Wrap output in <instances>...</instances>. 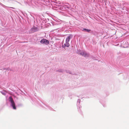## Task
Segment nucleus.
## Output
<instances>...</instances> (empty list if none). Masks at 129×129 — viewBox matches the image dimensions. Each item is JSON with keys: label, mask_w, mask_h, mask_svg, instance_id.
Returning <instances> with one entry per match:
<instances>
[{"label": "nucleus", "mask_w": 129, "mask_h": 129, "mask_svg": "<svg viewBox=\"0 0 129 129\" xmlns=\"http://www.w3.org/2000/svg\"><path fill=\"white\" fill-rule=\"evenodd\" d=\"M9 101L11 103V106H12L13 108L14 109H16V107L15 106V103L14 101L11 96L9 97Z\"/></svg>", "instance_id": "2"}, {"label": "nucleus", "mask_w": 129, "mask_h": 129, "mask_svg": "<svg viewBox=\"0 0 129 129\" xmlns=\"http://www.w3.org/2000/svg\"><path fill=\"white\" fill-rule=\"evenodd\" d=\"M40 42L41 43H44L46 45L48 44L49 43V41L48 40L45 39L42 40H41Z\"/></svg>", "instance_id": "3"}, {"label": "nucleus", "mask_w": 129, "mask_h": 129, "mask_svg": "<svg viewBox=\"0 0 129 129\" xmlns=\"http://www.w3.org/2000/svg\"><path fill=\"white\" fill-rule=\"evenodd\" d=\"M86 31L88 32H89L90 31V29H86Z\"/></svg>", "instance_id": "6"}, {"label": "nucleus", "mask_w": 129, "mask_h": 129, "mask_svg": "<svg viewBox=\"0 0 129 129\" xmlns=\"http://www.w3.org/2000/svg\"><path fill=\"white\" fill-rule=\"evenodd\" d=\"M32 30L34 31H36L37 30H38V29L37 28L35 27H34L32 29Z\"/></svg>", "instance_id": "5"}, {"label": "nucleus", "mask_w": 129, "mask_h": 129, "mask_svg": "<svg viewBox=\"0 0 129 129\" xmlns=\"http://www.w3.org/2000/svg\"><path fill=\"white\" fill-rule=\"evenodd\" d=\"M72 37V36H70L68 37L67 38L66 41V43L64 44V45L65 46L69 47L70 46V44L69 43V40L70 39H71Z\"/></svg>", "instance_id": "1"}, {"label": "nucleus", "mask_w": 129, "mask_h": 129, "mask_svg": "<svg viewBox=\"0 0 129 129\" xmlns=\"http://www.w3.org/2000/svg\"><path fill=\"white\" fill-rule=\"evenodd\" d=\"M83 29L85 30H86V28H83Z\"/></svg>", "instance_id": "7"}, {"label": "nucleus", "mask_w": 129, "mask_h": 129, "mask_svg": "<svg viewBox=\"0 0 129 129\" xmlns=\"http://www.w3.org/2000/svg\"><path fill=\"white\" fill-rule=\"evenodd\" d=\"M80 55L84 56L85 57H88L89 56V54L86 53L85 52H81L80 53Z\"/></svg>", "instance_id": "4"}]
</instances>
